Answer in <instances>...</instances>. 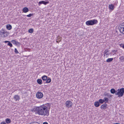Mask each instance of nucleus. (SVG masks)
Here are the masks:
<instances>
[{"label": "nucleus", "instance_id": "nucleus-1", "mask_svg": "<svg viewBox=\"0 0 124 124\" xmlns=\"http://www.w3.org/2000/svg\"><path fill=\"white\" fill-rule=\"evenodd\" d=\"M36 113L39 115L48 116L49 115L48 107L43 104L39 107H36L34 108Z\"/></svg>", "mask_w": 124, "mask_h": 124}, {"label": "nucleus", "instance_id": "nucleus-2", "mask_svg": "<svg viewBox=\"0 0 124 124\" xmlns=\"http://www.w3.org/2000/svg\"><path fill=\"white\" fill-rule=\"evenodd\" d=\"M118 92L116 91L114 88H112L110 90V92L111 93L114 94L115 93L116 95H118V96L119 98H120L124 94V88H122L120 89H118L117 90Z\"/></svg>", "mask_w": 124, "mask_h": 124}, {"label": "nucleus", "instance_id": "nucleus-3", "mask_svg": "<svg viewBox=\"0 0 124 124\" xmlns=\"http://www.w3.org/2000/svg\"><path fill=\"white\" fill-rule=\"evenodd\" d=\"M98 23V21L97 20L95 19H93L87 21L85 23L88 26H91L97 24Z\"/></svg>", "mask_w": 124, "mask_h": 124}, {"label": "nucleus", "instance_id": "nucleus-4", "mask_svg": "<svg viewBox=\"0 0 124 124\" xmlns=\"http://www.w3.org/2000/svg\"><path fill=\"white\" fill-rule=\"evenodd\" d=\"M0 35L2 37H5L8 36V33L7 31L2 29L0 31Z\"/></svg>", "mask_w": 124, "mask_h": 124}, {"label": "nucleus", "instance_id": "nucleus-5", "mask_svg": "<svg viewBox=\"0 0 124 124\" xmlns=\"http://www.w3.org/2000/svg\"><path fill=\"white\" fill-rule=\"evenodd\" d=\"M119 29L121 33L124 34V23H123L119 25Z\"/></svg>", "mask_w": 124, "mask_h": 124}, {"label": "nucleus", "instance_id": "nucleus-6", "mask_svg": "<svg viewBox=\"0 0 124 124\" xmlns=\"http://www.w3.org/2000/svg\"><path fill=\"white\" fill-rule=\"evenodd\" d=\"M73 104L72 102L70 101H68L66 102L65 105L66 107L69 108L71 107Z\"/></svg>", "mask_w": 124, "mask_h": 124}, {"label": "nucleus", "instance_id": "nucleus-7", "mask_svg": "<svg viewBox=\"0 0 124 124\" xmlns=\"http://www.w3.org/2000/svg\"><path fill=\"white\" fill-rule=\"evenodd\" d=\"M36 96L37 98L40 99L43 97V94L41 92H38L36 93Z\"/></svg>", "mask_w": 124, "mask_h": 124}, {"label": "nucleus", "instance_id": "nucleus-8", "mask_svg": "<svg viewBox=\"0 0 124 124\" xmlns=\"http://www.w3.org/2000/svg\"><path fill=\"white\" fill-rule=\"evenodd\" d=\"M11 42L16 46H19L20 45V43L16 41V40H12Z\"/></svg>", "mask_w": 124, "mask_h": 124}, {"label": "nucleus", "instance_id": "nucleus-9", "mask_svg": "<svg viewBox=\"0 0 124 124\" xmlns=\"http://www.w3.org/2000/svg\"><path fill=\"white\" fill-rule=\"evenodd\" d=\"M15 101H19L20 99V96L18 95H15L13 98Z\"/></svg>", "mask_w": 124, "mask_h": 124}, {"label": "nucleus", "instance_id": "nucleus-10", "mask_svg": "<svg viewBox=\"0 0 124 124\" xmlns=\"http://www.w3.org/2000/svg\"><path fill=\"white\" fill-rule=\"evenodd\" d=\"M107 104L105 103L101 106L100 108L101 109H104L107 108Z\"/></svg>", "mask_w": 124, "mask_h": 124}, {"label": "nucleus", "instance_id": "nucleus-11", "mask_svg": "<svg viewBox=\"0 0 124 124\" xmlns=\"http://www.w3.org/2000/svg\"><path fill=\"white\" fill-rule=\"evenodd\" d=\"M49 3V2L48 1L46 2L44 1H41L39 2V5L40 6V5L41 4H43L44 5H46Z\"/></svg>", "mask_w": 124, "mask_h": 124}, {"label": "nucleus", "instance_id": "nucleus-12", "mask_svg": "<svg viewBox=\"0 0 124 124\" xmlns=\"http://www.w3.org/2000/svg\"><path fill=\"white\" fill-rule=\"evenodd\" d=\"M62 40V38L60 37L59 36H58L57 37L56 42L57 43H59V42L61 41Z\"/></svg>", "mask_w": 124, "mask_h": 124}, {"label": "nucleus", "instance_id": "nucleus-13", "mask_svg": "<svg viewBox=\"0 0 124 124\" xmlns=\"http://www.w3.org/2000/svg\"><path fill=\"white\" fill-rule=\"evenodd\" d=\"M117 51L115 50H113L110 53V55H114L115 54H116V53Z\"/></svg>", "mask_w": 124, "mask_h": 124}, {"label": "nucleus", "instance_id": "nucleus-14", "mask_svg": "<svg viewBox=\"0 0 124 124\" xmlns=\"http://www.w3.org/2000/svg\"><path fill=\"white\" fill-rule=\"evenodd\" d=\"M23 11L24 13H26L29 11V10L27 7H25L23 9Z\"/></svg>", "mask_w": 124, "mask_h": 124}, {"label": "nucleus", "instance_id": "nucleus-15", "mask_svg": "<svg viewBox=\"0 0 124 124\" xmlns=\"http://www.w3.org/2000/svg\"><path fill=\"white\" fill-rule=\"evenodd\" d=\"M108 7L109 9L111 10H113L114 9L115 7L114 5L111 4L109 5Z\"/></svg>", "mask_w": 124, "mask_h": 124}, {"label": "nucleus", "instance_id": "nucleus-16", "mask_svg": "<svg viewBox=\"0 0 124 124\" xmlns=\"http://www.w3.org/2000/svg\"><path fill=\"white\" fill-rule=\"evenodd\" d=\"M48 77L46 75H44L41 77V78L44 81H46Z\"/></svg>", "mask_w": 124, "mask_h": 124}, {"label": "nucleus", "instance_id": "nucleus-17", "mask_svg": "<svg viewBox=\"0 0 124 124\" xmlns=\"http://www.w3.org/2000/svg\"><path fill=\"white\" fill-rule=\"evenodd\" d=\"M6 27L7 29L8 30H10L12 28V26L11 25L9 24H8L7 25Z\"/></svg>", "mask_w": 124, "mask_h": 124}, {"label": "nucleus", "instance_id": "nucleus-18", "mask_svg": "<svg viewBox=\"0 0 124 124\" xmlns=\"http://www.w3.org/2000/svg\"><path fill=\"white\" fill-rule=\"evenodd\" d=\"M94 106L96 107H99L100 105L98 101H96L94 103Z\"/></svg>", "mask_w": 124, "mask_h": 124}, {"label": "nucleus", "instance_id": "nucleus-19", "mask_svg": "<svg viewBox=\"0 0 124 124\" xmlns=\"http://www.w3.org/2000/svg\"><path fill=\"white\" fill-rule=\"evenodd\" d=\"M5 121L6 123L8 124L11 123V120L10 119L8 118H7L5 119Z\"/></svg>", "mask_w": 124, "mask_h": 124}, {"label": "nucleus", "instance_id": "nucleus-20", "mask_svg": "<svg viewBox=\"0 0 124 124\" xmlns=\"http://www.w3.org/2000/svg\"><path fill=\"white\" fill-rule=\"evenodd\" d=\"M51 81V79L50 78L48 77L46 81V83H50Z\"/></svg>", "mask_w": 124, "mask_h": 124}, {"label": "nucleus", "instance_id": "nucleus-21", "mask_svg": "<svg viewBox=\"0 0 124 124\" xmlns=\"http://www.w3.org/2000/svg\"><path fill=\"white\" fill-rule=\"evenodd\" d=\"M104 102L106 103H108V101L109 99L107 97H105L103 99Z\"/></svg>", "mask_w": 124, "mask_h": 124}, {"label": "nucleus", "instance_id": "nucleus-22", "mask_svg": "<svg viewBox=\"0 0 124 124\" xmlns=\"http://www.w3.org/2000/svg\"><path fill=\"white\" fill-rule=\"evenodd\" d=\"M37 82L39 84L41 85L42 83V80L40 79H38L37 80Z\"/></svg>", "mask_w": 124, "mask_h": 124}, {"label": "nucleus", "instance_id": "nucleus-23", "mask_svg": "<svg viewBox=\"0 0 124 124\" xmlns=\"http://www.w3.org/2000/svg\"><path fill=\"white\" fill-rule=\"evenodd\" d=\"M113 60V58H109L107 59L106 61V62H111Z\"/></svg>", "mask_w": 124, "mask_h": 124}, {"label": "nucleus", "instance_id": "nucleus-24", "mask_svg": "<svg viewBox=\"0 0 124 124\" xmlns=\"http://www.w3.org/2000/svg\"><path fill=\"white\" fill-rule=\"evenodd\" d=\"M119 59L121 62H124V56H122L120 57L119 58Z\"/></svg>", "mask_w": 124, "mask_h": 124}, {"label": "nucleus", "instance_id": "nucleus-25", "mask_svg": "<svg viewBox=\"0 0 124 124\" xmlns=\"http://www.w3.org/2000/svg\"><path fill=\"white\" fill-rule=\"evenodd\" d=\"M33 29L32 28H31V29H30L28 30V32L29 33H32L33 32Z\"/></svg>", "mask_w": 124, "mask_h": 124}, {"label": "nucleus", "instance_id": "nucleus-26", "mask_svg": "<svg viewBox=\"0 0 124 124\" xmlns=\"http://www.w3.org/2000/svg\"><path fill=\"white\" fill-rule=\"evenodd\" d=\"M99 103H100L101 104H102L104 102L103 99H100L98 101Z\"/></svg>", "mask_w": 124, "mask_h": 124}, {"label": "nucleus", "instance_id": "nucleus-27", "mask_svg": "<svg viewBox=\"0 0 124 124\" xmlns=\"http://www.w3.org/2000/svg\"><path fill=\"white\" fill-rule=\"evenodd\" d=\"M109 51L108 49H106L104 52V56H105V55L107 53L109 52Z\"/></svg>", "mask_w": 124, "mask_h": 124}, {"label": "nucleus", "instance_id": "nucleus-28", "mask_svg": "<svg viewBox=\"0 0 124 124\" xmlns=\"http://www.w3.org/2000/svg\"><path fill=\"white\" fill-rule=\"evenodd\" d=\"M10 47H12V44L11 43L10 41H9V42H8V43L7 44Z\"/></svg>", "mask_w": 124, "mask_h": 124}, {"label": "nucleus", "instance_id": "nucleus-29", "mask_svg": "<svg viewBox=\"0 0 124 124\" xmlns=\"http://www.w3.org/2000/svg\"><path fill=\"white\" fill-rule=\"evenodd\" d=\"M119 46L124 49V43L121 44H119Z\"/></svg>", "mask_w": 124, "mask_h": 124}, {"label": "nucleus", "instance_id": "nucleus-30", "mask_svg": "<svg viewBox=\"0 0 124 124\" xmlns=\"http://www.w3.org/2000/svg\"><path fill=\"white\" fill-rule=\"evenodd\" d=\"M15 52L16 54H18L19 53L18 52L16 48H15Z\"/></svg>", "mask_w": 124, "mask_h": 124}, {"label": "nucleus", "instance_id": "nucleus-31", "mask_svg": "<svg viewBox=\"0 0 124 124\" xmlns=\"http://www.w3.org/2000/svg\"><path fill=\"white\" fill-rule=\"evenodd\" d=\"M29 124H40L39 123L35 122H33Z\"/></svg>", "mask_w": 124, "mask_h": 124}, {"label": "nucleus", "instance_id": "nucleus-32", "mask_svg": "<svg viewBox=\"0 0 124 124\" xmlns=\"http://www.w3.org/2000/svg\"><path fill=\"white\" fill-rule=\"evenodd\" d=\"M33 14H30L28 15H26V16H27L28 17H30L31 16H33Z\"/></svg>", "mask_w": 124, "mask_h": 124}, {"label": "nucleus", "instance_id": "nucleus-33", "mask_svg": "<svg viewBox=\"0 0 124 124\" xmlns=\"http://www.w3.org/2000/svg\"><path fill=\"white\" fill-rule=\"evenodd\" d=\"M109 95H110L108 93L104 94V96H105L109 97Z\"/></svg>", "mask_w": 124, "mask_h": 124}, {"label": "nucleus", "instance_id": "nucleus-34", "mask_svg": "<svg viewBox=\"0 0 124 124\" xmlns=\"http://www.w3.org/2000/svg\"><path fill=\"white\" fill-rule=\"evenodd\" d=\"M0 124H6L5 121H3L0 123Z\"/></svg>", "mask_w": 124, "mask_h": 124}, {"label": "nucleus", "instance_id": "nucleus-35", "mask_svg": "<svg viewBox=\"0 0 124 124\" xmlns=\"http://www.w3.org/2000/svg\"><path fill=\"white\" fill-rule=\"evenodd\" d=\"M9 41H4V42L5 43H8V42H9Z\"/></svg>", "mask_w": 124, "mask_h": 124}, {"label": "nucleus", "instance_id": "nucleus-36", "mask_svg": "<svg viewBox=\"0 0 124 124\" xmlns=\"http://www.w3.org/2000/svg\"><path fill=\"white\" fill-rule=\"evenodd\" d=\"M109 54L110 53H107L106 54V56H108L109 55Z\"/></svg>", "mask_w": 124, "mask_h": 124}, {"label": "nucleus", "instance_id": "nucleus-37", "mask_svg": "<svg viewBox=\"0 0 124 124\" xmlns=\"http://www.w3.org/2000/svg\"><path fill=\"white\" fill-rule=\"evenodd\" d=\"M43 124H48V123L46 122H44L43 123Z\"/></svg>", "mask_w": 124, "mask_h": 124}, {"label": "nucleus", "instance_id": "nucleus-38", "mask_svg": "<svg viewBox=\"0 0 124 124\" xmlns=\"http://www.w3.org/2000/svg\"><path fill=\"white\" fill-rule=\"evenodd\" d=\"M114 124H121L116 123H114Z\"/></svg>", "mask_w": 124, "mask_h": 124}]
</instances>
